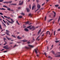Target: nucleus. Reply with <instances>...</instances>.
<instances>
[{"label": "nucleus", "instance_id": "nucleus-44", "mask_svg": "<svg viewBox=\"0 0 60 60\" xmlns=\"http://www.w3.org/2000/svg\"><path fill=\"white\" fill-rule=\"evenodd\" d=\"M8 19H11V18H10V17H8Z\"/></svg>", "mask_w": 60, "mask_h": 60}, {"label": "nucleus", "instance_id": "nucleus-39", "mask_svg": "<svg viewBox=\"0 0 60 60\" xmlns=\"http://www.w3.org/2000/svg\"><path fill=\"white\" fill-rule=\"evenodd\" d=\"M3 39L4 41H5V40H6V38H4Z\"/></svg>", "mask_w": 60, "mask_h": 60}, {"label": "nucleus", "instance_id": "nucleus-62", "mask_svg": "<svg viewBox=\"0 0 60 60\" xmlns=\"http://www.w3.org/2000/svg\"><path fill=\"white\" fill-rule=\"evenodd\" d=\"M30 0H28V2H30Z\"/></svg>", "mask_w": 60, "mask_h": 60}, {"label": "nucleus", "instance_id": "nucleus-57", "mask_svg": "<svg viewBox=\"0 0 60 60\" xmlns=\"http://www.w3.org/2000/svg\"><path fill=\"white\" fill-rule=\"evenodd\" d=\"M16 45H15L14 46V47H13V48H15V47H16Z\"/></svg>", "mask_w": 60, "mask_h": 60}, {"label": "nucleus", "instance_id": "nucleus-26", "mask_svg": "<svg viewBox=\"0 0 60 60\" xmlns=\"http://www.w3.org/2000/svg\"><path fill=\"white\" fill-rule=\"evenodd\" d=\"M3 6L4 7H5V8H7V7L6 6L4 5Z\"/></svg>", "mask_w": 60, "mask_h": 60}, {"label": "nucleus", "instance_id": "nucleus-15", "mask_svg": "<svg viewBox=\"0 0 60 60\" xmlns=\"http://www.w3.org/2000/svg\"><path fill=\"white\" fill-rule=\"evenodd\" d=\"M27 40H22V41L23 42H26V41H27Z\"/></svg>", "mask_w": 60, "mask_h": 60}, {"label": "nucleus", "instance_id": "nucleus-59", "mask_svg": "<svg viewBox=\"0 0 60 60\" xmlns=\"http://www.w3.org/2000/svg\"><path fill=\"white\" fill-rule=\"evenodd\" d=\"M11 2H12V1H9V3H11Z\"/></svg>", "mask_w": 60, "mask_h": 60}, {"label": "nucleus", "instance_id": "nucleus-21", "mask_svg": "<svg viewBox=\"0 0 60 60\" xmlns=\"http://www.w3.org/2000/svg\"><path fill=\"white\" fill-rule=\"evenodd\" d=\"M52 53H53V54H55V52H54L53 50H52Z\"/></svg>", "mask_w": 60, "mask_h": 60}, {"label": "nucleus", "instance_id": "nucleus-17", "mask_svg": "<svg viewBox=\"0 0 60 60\" xmlns=\"http://www.w3.org/2000/svg\"><path fill=\"white\" fill-rule=\"evenodd\" d=\"M0 10H5V9L3 8H0Z\"/></svg>", "mask_w": 60, "mask_h": 60}, {"label": "nucleus", "instance_id": "nucleus-64", "mask_svg": "<svg viewBox=\"0 0 60 60\" xmlns=\"http://www.w3.org/2000/svg\"><path fill=\"white\" fill-rule=\"evenodd\" d=\"M11 5H14V4H11Z\"/></svg>", "mask_w": 60, "mask_h": 60}, {"label": "nucleus", "instance_id": "nucleus-60", "mask_svg": "<svg viewBox=\"0 0 60 60\" xmlns=\"http://www.w3.org/2000/svg\"><path fill=\"white\" fill-rule=\"evenodd\" d=\"M52 34H51V35H50V37H51V35H52Z\"/></svg>", "mask_w": 60, "mask_h": 60}, {"label": "nucleus", "instance_id": "nucleus-40", "mask_svg": "<svg viewBox=\"0 0 60 60\" xmlns=\"http://www.w3.org/2000/svg\"><path fill=\"white\" fill-rule=\"evenodd\" d=\"M0 15H3V13L1 12H0Z\"/></svg>", "mask_w": 60, "mask_h": 60}, {"label": "nucleus", "instance_id": "nucleus-48", "mask_svg": "<svg viewBox=\"0 0 60 60\" xmlns=\"http://www.w3.org/2000/svg\"><path fill=\"white\" fill-rule=\"evenodd\" d=\"M52 20H53V19H50L49 20V21L50 22V21H51Z\"/></svg>", "mask_w": 60, "mask_h": 60}, {"label": "nucleus", "instance_id": "nucleus-13", "mask_svg": "<svg viewBox=\"0 0 60 60\" xmlns=\"http://www.w3.org/2000/svg\"><path fill=\"white\" fill-rule=\"evenodd\" d=\"M49 31H47L46 32V34H48L49 33Z\"/></svg>", "mask_w": 60, "mask_h": 60}, {"label": "nucleus", "instance_id": "nucleus-27", "mask_svg": "<svg viewBox=\"0 0 60 60\" xmlns=\"http://www.w3.org/2000/svg\"><path fill=\"white\" fill-rule=\"evenodd\" d=\"M55 42H56V43H57V42H59V41H56Z\"/></svg>", "mask_w": 60, "mask_h": 60}, {"label": "nucleus", "instance_id": "nucleus-47", "mask_svg": "<svg viewBox=\"0 0 60 60\" xmlns=\"http://www.w3.org/2000/svg\"><path fill=\"white\" fill-rule=\"evenodd\" d=\"M45 4V3L42 4V6H43L44 5V4Z\"/></svg>", "mask_w": 60, "mask_h": 60}, {"label": "nucleus", "instance_id": "nucleus-29", "mask_svg": "<svg viewBox=\"0 0 60 60\" xmlns=\"http://www.w3.org/2000/svg\"><path fill=\"white\" fill-rule=\"evenodd\" d=\"M19 18H22V16H19Z\"/></svg>", "mask_w": 60, "mask_h": 60}, {"label": "nucleus", "instance_id": "nucleus-23", "mask_svg": "<svg viewBox=\"0 0 60 60\" xmlns=\"http://www.w3.org/2000/svg\"><path fill=\"white\" fill-rule=\"evenodd\" d=\"M58 6H59V5H55V6L56 7H58Z\"/></svg>", "mask_w": 60, "mask_h": 60}, {"label": "nucleus", "instance_id": "nucleus-7", "mask_svg": "<svg viewBox=\"0 0 60 60\" xmlns=\"http://www.w3.org/2000/svg\"><path fill=\"white\" fill-rule=\"evenodd\" d=\"M24 30L25 31H26L27 32H28V31H29V30L27 28L25 29Z\"/></svg>", "mask_w": 60, "mask_h": 60}, {"label": "nucleus", "instance_id": "nucleus-19", "mask_svg": "<svg viewBox=\"0 0 60 60\" xmlns=\"http://www.w3.org/2000/svg\"><path fill=\"white\" fill-rule=\"evenodd\" d=\"M35 7V6H34L33 7H32V10H34V8Z\"/></svg>", "mask_w": 60, "mask_h": 60}, {"label": "nucleus", "instance_id": "nucleus-61", "mask_svg": "<svg viewBox=\"0 0 60 60\" xmlns=\"http://www.w3.org/2000/svg\"><path fill=\"white\" fill-rule=\"evenodd\" d=\"M45 55H46V52H44Z\"/></svg>", "mask_w": 60, "mask_h": 60}, {"label": "nucleus", "instance_id": "nucleus-2", "mask_svg": "<svg viewBox=\"0 0 60 60\" xmlns=\"http://www.w3.org/2000/svg\"><path fill=\"white\" fill-rule=\"evenodd\" d=\"M32 29H33V30H34L35 29V28L34 27V26H32L31 28H30V30H31Z\"/></svg>", "mask_w": 60, "mask_h": 60}, {"label": "nucleus", "instance_id": "nucleus-51", "mask_svg": "<svg viewBox=\"0 0 60 60\" xmlns=\"http://www.w3.org/2000/svg\"><path fill=\"white\" fill-rule=\"evenodd\" d=\"M4 50V49H3L1 50V51H3V50Z\"/></svg>", "mask_w": 60, "mask_h": 60}, {"label": "nucleus", "instance_id": "nucleus-49", "mask_svg": "<svg viewBox=\"0 0 60 60\" xmlns=\"http://www.w3.org/2000/svg\"><path fill=\"white\" fill-rule=\"evenodd\" d=\"M39 0H36L37 1V3H38L39 2Z\"/></svg>", "mask_w": 60, "mask_h": 60}, {"label": "nucleus", "instance_id": "nucleus-43", "mask_svg": "<svg viewBox=\"0 0 60 60\" xmlns=\"http://www.w3.org/2000/svg\"><path fill=\"white\" fill-rule=\"evenodd\" d=\"M31 15H32L31 14H29V16H31Z\"/></svg>", "mask_w": 60, "mask_h": 60}, {"label": "nucleus", "instance_id": "nucleus-25", "mask_svg": "<svg viewBox=\"0 0 60 60\" xmlns=\"http://www.w3.org/2000/svg\"><path fill=\"white\" fill-rule=\"evenodd\" d=\"M52 12H53V13H54V15H56V12H55L54 11H53Z\"/></svg>", "mask_w": 60, "mask_h": 60}, {"label": "nucleus", "instance_id": "nucleus-5", "mask_svg": "<svg viewBox=\"0 0 60 60\" xmlns=\"http://www.w3.org/2000/svg\"><path fill=\"white\" fill-rule=\"evenodd\" d=\"M23 2H24L23 1H22L21 3H19V5H22L23 4Z\"/></svg>", "mask_w": 60, "mask_h": 60}, {"label": "nucleus", "instance_id": "nucleus-41", "mask_svg": "<svg viewBox=\"0 0 60 60\" xmlns=\"http://www.w3.org/2000/svg\"><path fill=\"white\" fill-rule=\"evenodd\" d=\"M18 9H21V7H19L18 8Z\"/></svg>", "mask_w": 60, "mask_h": 60}, {"label": "nucleus", "instance_id": "nucleus-31", "mask_svg": "<svg viewBox=\"0 0 60 60\" xmlns=\"http://www.w3.org/2000/svg\"><path fill=\"white\" fill-rule=\"evenodd\" d=\"M31 26H29L28 27H27V28H30V27H31Z\"/></svg>", "mask_w": 60, "mask_h": 60}, {"label": "nucleus", "instance_id": "nucleus-32", "mask_svg": "<svg viewBox=\"0 0 60 60\" xmlns=\"http://www.w3.org/2000/svg\"><path fill=\"white\" fill-rule=\"evenodd\" d=\"M54 35H55V34H56V31H55L54 32Z\"/></svg>", "mask_w": 60, "mask_h": 60}, {"label": "nucleus", "instance_id": "nucleus-10", "mask_svg": "<svg viewBox=\"0 0 60 60\" xmlns=\"http://www.w3.org/2000/svg\"><path fill=\"white\" fill-rule=\"evenodd\" d=\"M60 16H59V19L58 20V22H59V21H60Z\"/></svg>", "mask_w": 60, "mask_h": 60}, {"label": "nucleus", "instance_id": "nucleus-22", "mask_svg": "<svg viewBox=\"0 0 60 60\" xmlns=\"http://www.w3.org/2000/svg\"><path fill=\"white\" fill-rule=\"evenodd\" d=\"M21 15H25V14L23 13H21Z\"/></svg>", "mask_w": 60, "mask_h": 60}, {"label": "nucleus", "instance_id": "nucleus-16", "mask_svg": "<svg viewBox=\"0 0 60 60\" xmlns=\"http://www.w3.org/2000/svg\"><path fill=\"white\" fill-rule=\"evenodd\" d=\"M55 56L56 57H60V55H59L58 56Z\"/></svg>", "mask_w": 60, "mask_h": 60}, {"label": "nucleus", "instance_id": "nucleus-3", "mask_svg": "<svg viewBox=\"0 0 60 60\" xmlns=\"http://www.w3.org/2000/svg\"><path fill=\"white\" fill-rule=\"evenodd\" d=\"M7 45H6L3 47V48L6 49H8V47H7Z\"/></svg>", "mask_w": 60, "mask_h": 60}, {"label": "nucleus", "instance_id": "nucleus-28", "mask_svg": "<svg viewBox=\"0 0 60 60\" xmlns=\"http://www.w3.org/2000/svg\"><path fill=\"white\" fill-rule=\"evenodd\" d=\"M16 23H18V25H20L19 23V22H18V21H16Z\"/></svg>", "mask_w": 60, "mask_h": 60}, {"label": "nucleus", "instance_id": "nucleus-24", "mask_svg": "<svg viewBox=\"0 0 60 60\" xmlns=\"http://www.w3.org/2000/svg\"><path fill=\"white\" fill-rule=\"evenodd\" d=\"M8 10L9 11H11V8H8Z\"/></svg>", "mask_w": 60, "mask_h": 60}, {"label": "nucleus", "instance_id": "nucleus-63", "mask_svg": "<svg viewBox=\"0 0 60 60\" xmlns=\"http://www.w3.org/2000/svg\"><path fill=\"white\" fill-rule=\"evenodd\" d=\"M8 21V22H9V23H11V22H10V21Z\"/></svg>", "mask_w": 60, "mask_h": 60}, {"label": "nucleus", "instance_id": "nucleus-55", "mask_svg": "<svg viewBox=\"0 0 60 60\" xmlns=\"http://www.w3.org/2000/svg\"><path fill=\"white\" fill-rule=\"evenodd\" d=\"M8 35H9V36H10V34L8 33Z\"/></svg>", "mask_w": 60, "mask_h": 60}, {"label": "nucleus", "instance_id": "nucleus-20", "mask_svg": "<svg viewBox=\"0 0 60 60\" xmlns=\"http://www.w3.org/2000/svg\"><path fill=\"white\" fill-rule=\"evenodd\" d=\"M26 24H29V21H28L27 22H26Z\"/></svg>", "mask_w": 60, "mask_h": 60}, {"label": "nucleus", "instance_id": "nucleus-8", "mask_svg": "<svg viewBox=\"0 0 60 60\" xmlns=\"http://www.w3.org/2000/svg\"><path fill=\"white\" fill-rule=\"evenodd\" d=\"M26 10H27V12H30V9H29V8H27L26 9Z\"/></svg>", "mask_w": 60, "mask_h": 60}, {"label": "nucleus", "instance_id": "nucleus-34", "mask_svg": "<svg viewBox=\"0 0 60 60\" xmlns=\"http://www.w3.org/2000/svg\"><path fill=\"white\" fill-rule=\"evenodd\" d=\"M47 18V17L45 16V21L46 20V19Z\"/></svg>", "mask_w": 60, "mask_h": 60}, {"label": "nucleus", "instance_id": "nucleus-35", "mask_svg": "<svg viewBox=\"0 0 60 60\" xmlns=\"http://www.w3.org/2000/svg\"><path fill=\"white\" fill-rule=\"evenodd\" d=\"M4 0H0V2H3Z\"/></svg>", "mask_w": 60, "mask_h": 60}, {"label": "nucleus", "instance_id": "nucleus-56", "mask_svg": "<svg viewBox=\"0 0 60 60\" xmlns=\"http://www.w3.org/2000/svg\"><path fill=\"white\" fill-rule=\"evenodd\" d=\"M28 44H29V43H30V42H29V41H28Z\"/></svg>", "mask_w": 60, "mask_h": 60}, {"label": "nucleus", "instance_id": "nucleus-54", "mask_svg": "<svg viewBox=\"0 0 60 60\" xmlns=\"http://www.w3.org/2000/svg\"><path fill=\"white\" fill-rule=\"evenodd\" d=\"M31 7V4L30 5H29V7Z\"/></svg>", "mask_w": 60, "mask_h": 60}, {"label": "nucleus", "instance_id": "nucleus-9", "mask_svg": "<svg viewBox=\"0 0 60 60\" xmlns=\"http://www.w3.org/2000/svg\"><path fill=\"white\" fill-rule=\"evenodd\" d=\"M41 29L38 32V34H39L41 32Z\"/></svg>", "mask_w": 60, "mask_h": 60}, {"label": "nucleus", "instance_id": "nucleus-36", "mask_svg": "<svg viewBox=\"0 0 60 60\" xmlns=\"http://www.w3.org/2000/svg\"><path fill=\"white\" fill-rule=\"evenodd\" d=\"M8 50H10V49H11V48H8Z\"/></svg>", "mask_w": 60, "mask_h": 60}, {"label": "nucleus", "instance_id": "nucleus-50", "mask_svg": "<svg viewBox=\"0 0 60 60\" xmlns=\"http://www.w3.org/2000/svg\"><path fill=\"white\" fill-rule=\"evenodd\" d=\"M60 31V29H58L57 30L58 31Z\"/></svg>", "mask_w": 60, "mask_h": 60}, {"label": "nucleus", "instance_id": "nucleus-45", "mask_svg": "<svg viewBox=\"0 0 60 60\" xmlns=\"http://www.w3.org/2000/svg\"><path fill=\"white\" fill-rule=\"evenodd\" d=\"M3 21L4 23H6V22H5V21H4V20L3 19Z\"/></svg>", "mask_w": 60, "mask_h": 60}, {"label": "nucleus", "instance_id": "nucleus-46", "mask_svg": "<svg viewBox=\"0 0 60 60\" xmlns=\"http://www.w3.org/2000/svg\"><path fill=\"white\" fill-rule=\"evenodd\" d=\"M1 17H2V18H3V19H4V18L3 17V16H1Z\"/></svg>", "mask_w": 60, "mask_h": 60}, {"label": "nucleus", "instance_id": "nucleus-30", "mask_svg": "<svg viewBox=\"0 0 60 60\" xmlns=\"http://www.w3.org/2000/svg\"><path fill=\"white\" fill-rule=\"evenodd\" d=\"M0 29L1 30H2V27H1V25H0Z\"/></svg>", "mask_w": 60, "mask_h": 60}, {"label": "nucleus", "instance_id": "nucleus-52", "mask_svg": "<svg viewBox=\"0 0 60 60\" xmlns=\"http://www.w3.org/2000/svg\"><path fill=\"white\" fill-rule=\"evenodd\" d=\"M40 36H39L36 39L37 40V39H38V38L39 37H40Z\"/></svg>", "mask_w": 60, "mask_h": 60}, {"label": "nucleus", "instance_id": "nucleus-38", "mask_svg": "<svg viewBox=\"0 0 60 60\" xmlns=\"http://www.w3.org/2000/svg\"><path fill=\"white\" fill-rule=\"evenodd\" d=\"M11 38H8V40H11Z\"/></svg>", "mask_w": 60, "mask_h": 60}, {"label": "nucleus", "instance_id": "nucleus-4", "mask_svg": "<svg viewBox=\"0 0 60 60\" xmlns=\"http://www.w3.org/2000/svg\"><path fill=\"white\" fill-rule=\"evenodd\" d=\"M35 51V53H36V54H37V51L38 50V49H34Z\"/></svg>", "mask_w": 60, "mask_h": 60}, {"label": "nucleus", "instance_id": "nucleus-11", "mask_svg": "<svg viewBox=\"0 0 60 60\" xmlns=\"http://www.w3.org/2000/svg\"><path fill=\"white\" fill-rule=\"evenodd\" d=\"M6 33L7 35H8V30H6Z\"/></svg>", "mask_w": 60, "mask_h": 60}, {"label": "nucleus", "instance_id": "nucleus-14", "mask_svg": "<svg viewBox=\"0 0 60 60\" xmlns=\"http://www.w3.org/2000/svg\"><path fill=\"white\" fill-rule=\"evenodd\" d=\"M17 38L19 39H21L22 38H21L19 36H18L17 37Z\"/></svg>", "mask_w": 60, "mask_h": 60}, {"label": "nucleus", "instance_id": "nucleus-1", "mask_svg": "<svg viewBox=\"0 0 60 60\" xmlns=\"http://www.w3.org/2000/svg\"><path fill=\"white\" fill-rule=\"evenodd\" d=\"M37 6L38 9L35 11V12H36V11H38L39 10V9H40V8H41V5H40L39 4H38L37 5Z\"/></svg>", "mask_w": 60, "mask_h": 60}, {"label": "nucleus", "instance_id": "nucleus-18", "mask_svg": "<svg viewBox=\"0 0 60 60\" xmlns=\"http://www.w3.org/2000/svg\"><path fill=\"white\" fill-rule=\"evenodd\" d=\"M11 19V21H12V22H14V21L12 19Z\"/></svg>", "mask_w": 60, "mask_h": 60}, {"label": "nucleus", "instance_id": "nucleus-58", "mask_svg": "<svg viewBox=\"0 0 60 60\" xmlns=\"http://www.w3.org/2000/svg\"><path fill=\"white\" fill-rule=\"evenodd\" d=\"M17 43H20V42H17Z\"/></svg>", "mask_w": 60, "mask_h": 60}, {"label": "nucleus", "instance_id": "nucleus-6", "mask_svg": "<svg viewBox=\"0 0 60 60\" xmlns=\"http://www.w3.org/2000/svg\"><path fill=\"white\" fill-rule=\"evenodd\" d=\"M28 46L29 47H30L31 48H34V45L33 46V45H29Z\"/></svg>", "mask_w": 60, "mask_h": 60}, {"label": "nucleus", "instance_id": "nucleus-12", "mask_svg": "<svg viewBox=\"0 0 60 60\" xmlns=\"http://www.w3.org/2000/svg\"><path fill=\"white\" fill-rule=\"evenodd\" d=\"M3 3L4 4H8V2H3Z\"/></svg>", "mask_w": 60, "mask_h": 60}, {"label": "nucleus", "instance_id": "nucleus-42", "mask_svg": "<svg viewBox=\"0 0 60 60\" xmlns=\"http://www.w3.org/2000/svg\"><path fill=\"white\" fill-rule=\"evenodd\" d=\"M4 18H7V19H8V17H6V16H4Z\"/></svg>", "mask_w": 60, "mask_h": 60}, {"label": "nucleus", "instance_id": "nucleus-37", "mask_svg": "<svg viewBox=\"0 0 60 60\" xmlns=\"http://www.w3.org/2000/svg\"><path fill=\"white\" fill-rule=\"evenodd\" d=\"M7 52V51H5L3 52L4 53H5L6 52Z\"/></svg>", "mask_w": 60, "mask_h": 60}, {"label": "nucleus", "instance_id": "nucleus-53", "mask_svg": "<svg viewBox=\"0 0 60 60\" xmlns=\"http://www.w3.org/2000/svg\"><path fill=\"white\" fill-rule=\"evenodd\" d=\"M17 5V4H14V5Z\"/></svg>", "mask_w": 60, "mask_h": 60}, {"label": "nucleus", "instance_id": "nucleus-33", "mask_svg": "<svg viewBox=\"0 0 60 60\" xmlns=\"http://www.w3.org/2000/svg\"><path fill=\"white\" fill-rule=\"evenodd\" d=\"M25 48L26 49H29V47H25Z\"/></svg>", "mask_w": 60, "mask_h": 60}]
</instances>
